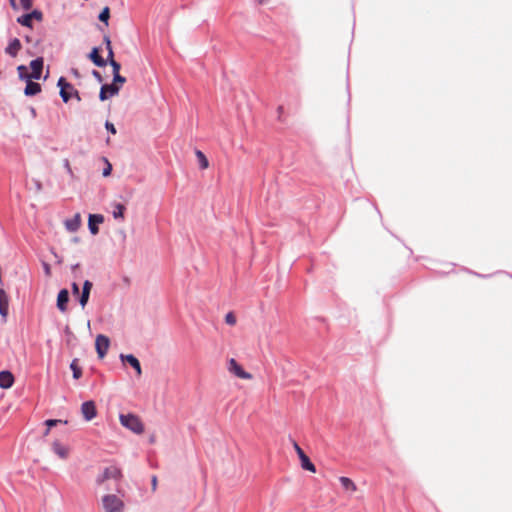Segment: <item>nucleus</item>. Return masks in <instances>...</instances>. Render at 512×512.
Returning <instances> with one entry per match:
<instances>
[{
    "mask_svg": "<svg viewBox=\"0 0 512 512\" xmlns=\"http://www.w3.org/2000/svg\"><path fill=\"white\" fill-rule=\"evenodd\" d=\"M119 420L125 428L131 430L135 434H142L144 432V424L140 417L135 414H121Z\"/></svg>",
    "mask_w": 512,
    "mask_h": 512,
    "instance_id": "f257e3e1",
    "label": "nucleus"
},
{
    "mask_svg": "<svg viewBox=\"0 0 512 512\" xmlns=\"http://www.w3.org/2000/svg\"><path fill=\"white\" fill-rule=\"evenodd\" d=\"M102 504L106 512H122L124 509V502L112 494L103 496Z\"/></svg>",
    "mask_w": 512,
    "mask_h": 512,
    "instance_id": "f03ea898",
    "label": "nucleus"
},
{
    "mask_svg": "<svg viewBox=\"0 0 512 512\" xmlns=\"http://www.w3.org/2000/svg\"><path fill=\"white\" fill-rule=\"evenodd\" d=\"M228 371L240 379H245V380L252 379V375L250 373L246 372L234 358H231L228 361Z\"/></svg>",
    "mask_w": 512,
    "mask_h": 512,
    "instance_id": "7ed1b4c3",
    "label": "nucleus"
},
{
    "mask_svg": "<svg viewBox=\"0 0 512 512\" xmlns=\"http://www.w3.org/2000/svg\"><path fill=\"white\" fill-rule=\"evenodd\" d=\"M121 477H122V473H121L120 468H118L117 466L112 465V466L106 467L104 469L102 475H100L97 478V483L98 484H102L106 480H109V479H120Z\"/></svg>",
    "mask_w": 512,
    "mask_h": 512,
    "instance_id": "20e7f679",
    "label": "nucleus"
},
{
    "mask_svg": "<svg viewBox=\"0 0 512 512\" xmlns=\"http://www.w3.org/2000/svg\"><path fill=\"white\" fill-rule=\"evenodd\" d=\"M110 346V340L105 335H98L95 340V348L100 359L104 358Z\"/></svg>",
    "mask_w": 512,
    "mask_h": 512,
    "instance_id": "39448f33",
    "label": "nucleus"
},
{
    "mask_svg": "<svg viewBox=\"0 0 512 512\" xmlns=\"http://www.w3.org/2000/svg\"><path fill=\"white\" fill-rule=\"evenodd\" d=\"M58 86L60 88V96L62 100L66 103L70 100L72 97V90H74V87L66 81L65 78L61 77L58 80Z\"/></svg>",
    "mask_w": 512,
    "mask_h": 512,
    "instance_id": "423d86ee",
    "label": "nucleus"
},
{
    "mask_svg": "<svg viewBox=\"0 0 512 512\" xmlns=\"http://www.w3.org/2000/svg\"><path fill=\"white\" fill-rule=\"evenodd\" d=\"M44 60L42 57H38L30 62V79L39 80L42 75Z\"/></svg>",
    "mask_w": 512,
    "mask_h": 512,
    "instance_id": "0eeeda50",
    "label": "nucleus"
},
{
    "mask_svg": "<svg viewBox=\"0 0 512 512\" xmlns=\"http://www.w3.org/2000/svg\"><path fill=\"white\" fill-rule=\"evenodd\" d=\"M81 412L86 421H91L97 415L95 403L93 401H86L81 406Z\"/></svg>",
    "mask_w": 512,
    "mask_h": 512,
    "instance_id": "6e6552de",
    "label": "nucleus"
},
{
    "mask_svg": "<svg viewBox=\"0 0 512 512\" xmlns=\"http://www.w3.org/2000/svg\"><path fill=\"white\" fill-rule=\"evenodd\" d=\"M119 90L120 87L115 84H105L100 89L99 99L105 101L108 97L117 95Z\"/></svg>",
    "mask_w": 512,
    "mask_h": 512,
    "instance_id": "1a4fd4ad",
    "label": "nucleus"
},
{
    "mask_svg": "<svg viewBox=\"0 0 512 512\" xmlns=\"http://www.w3.org/2000/svg\"><path fill=\"white\" fill-rule=\"evenodd\" d=\"M120 359L123 362L129 363L135 369L137 376H141V374H142L141 365H140L139 360L134 355H132V354H128V355L121 354L120 355Z\"/></svg>",
    "mask_w": 512,
    "mask_h": 512,
    "instance_id": "9d476101",
    "label": "nucleus"
},
{
    "mask_svg": "<svg viewBox=\"0 0 512 512\" xmlns=\"http://www.w3.org/2000/svg\"><path fill=\"white\" fill-rule=\"evenodd\" d=\"M104 221V217L100 214H91L89 216V230L93 235H96L99 231L97 224H100Z\"/></svg>",
    "mask_w": 512,
    "mask_h": 512,
    "instance_id": "9b49d317",
    "label": "nucleus"
},
{
    "mask_svg": "<svg viewBox=\"0 0 512 512\" xmlns=\"http://www.w3.org/2000/svg\"><path fill=\"white\" fill-rule=\"evenodd\" d=\"M22 48V44L18 38H14L10 41L8 46L5 48V53L11 57H16Z\"/></svg>",
    "mask_w": 512,
    "mask_h": 512,
    "instance_id": "f8f14e48",
    "label": "nucleus"
},
{
    "mask_svg": "<svg viewBox=\"0 0 512 512\" xmlns=\"http://www.w3.org/2000/svg\"><path fill=\"white\" fill-rule=\"evenodd\" d=\"M14 383V376L10 371H1L0 372V387L3 389H8L12 387Z\"/></svg>",
    "mask_w": 512,
    "mask_h": 512,
    "instance_id": "ddd939ff",
    "label": "nucleus"
},
{
    "mask_svg": "<svg viewBox=\"0 0 512 512\" xmlns=\"http://www.w3.org/2000/svg\"><path fill=\"white\" fill-rule=\"evenodd\" d=\"M89 59L98 67H105L107 65V61L100 56V49L97 47L92 49Z\"/></svg>",
    "mask_w": 512,
    "mask_h": 512,
    "instance_id": "4468645a",
    "label": "nucleus"
},
{
    "mask_svg": "<svg viewBox=\"0 0 512 512\" xmlns=\"http://www.w3.org/2000/svg\"><path fill=\"white\" fill-rule=\"evenodd\" d=\"M65 227L70 232H75L80 228L81 225V216L79 213L75 214L71 219H67L65 222Z\"/></svg>",
    "mask_w": 512,
    "mask_h": 512,
    "instance_id": "2eb2a0df",
    "label": "nucleus"
},
{
    "mask_svg": "<svg viewBox=\"0 0 512 512\" xmlns=\"http://www.w3.org/2000/svg\"><path fill=\"white\" fill-rule=\"evenodd\" d=\"M69 300V293L66 289H62L57 296V307L61 312L67 310V303Z\"/></svg>",
    "mask_w": 512,
    "mask_h": 512,
    "instance_id": "dca6fc26",
    "label": "nucleus"
},
{
    "mask_svg": "<svg viewBox=\"0 0 512 512\" xmlns=\"http://www.w3.org/2000/svg\"><path fill=\"white\" fill-rule=\"evenodd\" d=\"M9 299L6 292L0 288V315L5 319L8 315Z\"/></svg>",
    "mask_w": 512,
    "mask_h": 512,
    "instance_id": "f3484780",
    "label": "nucleus"
},
{
    "mask_svg": "<svg viewBox=\"0 0 512 512\" xmlns=\"http://www.w3.org/2000/svg\"><path fill=\"white\" fill-rule=\"evenodd\" d=\"M26 87L24 90V94L26 96H34L41 92L40 84L33 82L31 79L26 80Z\"/></svg>",
    "mask_w": 512,
    "mask_h": 512,
    "instance_id": "a211bd4d",
    "label": "nucleus"
},
{
    "mask_svg": "<svg viewBox=\"0 0 512 512\" xmlns=\"http://www.w3.org/2000/svg\"><path fill=\"white\" fill-rule=\"evenodd\" d=\"M53 451L61 458L66 459L69 455V448L55 441L52 445Z\"/></svg>",
    "mask_w": 512,
    "mask_h": 512,
    "instance_id": "6ab92c4d",
    "label": "nucleus"
},
{
    "mask_svg": "<svg viewBox=\"0 0 512 512\" xmlns=\"http://www.w3.org/2000/svg\"><path fill=\"white\" fill-rule=\"evenodd\" d=\"M301 467L304 470L310 471L312 473L316 472L315 465L310 461L309 457L305 454L304 456L300 457Z\"/></svg>",
    "mask_w": 512,
    "mask_h": 512,
    "instance_id": "aec40b11",
    "label": "nucleus"
},
{
    "mask_svg": "<svg viewBox=\"0 0 512 512\" xmlns=\"http://www.w3.org/2000/svg\"><path fill=\"white\" fill-rule=\"evenodd\" d=\"M339 481L345 490H349L351 492L356 491L357 487L350 478L342 476L340 477Z\"/></svg>",
    "mask_w": 512,
    "mask_h": 512,
    "instance_id": "412c9836",
    "label": "nucleus"
},
{
    "mask_svg": "<svg viewBox=\"0 0 512 512\" xmlns=\"http://www.w3.org/2000/svg\"><path fill=\"white\" fill-rule=\"evenodd\" d=\"M113 208H114L113 209V217L115 219L120 218L123 220L126 207L121 203H115V204H113Z\"/></svg>",
    "mask_w": 512,
    "mask_h": 512,
    "instance_id": "4be33fe9",
    "label": "nucleus"
},
{
    "mask_svg": "<svg viewBox=\"0 0 512 512\" xmlns=\"http://www.w3.org/2000/svg\"><path fill=\"white\" fill-rule=\"evenodd\" d=\"M70 368L73 371V377L75 379H79L81 377V375H82V370H81V368L78 365V359H74L71 362Z\"/></svg>",
    "mask_w": 512,
    "mask_h": 512,
    "instance_id": "5701e85b",
    "label": "nucleus"
},
{
    "mask_svg": "<svg viewBox=\"0 0 512 512\" xmlns=\"http://www.w3.org/2000/svg\"><path fill=\"white\" fill-rule=\"evenodd\" d=\"M32 18H31V15L28 14H24L20 17L17 18V22L20 23L21 25L25 26V27H29L31 28L32 27Z\"/></svg>",
    "mask_w": 512,
    "mask_h": 512,
    "instance_id": "b1692460",
    "label": "nucleus"
},
{
    "mask_svg": "<svg viewBox=\"0 0 512 512\" xmlns=\"http://www.w3.org/2000/svg\"><path fill=\"white\" fill-rule=\"evenodd\" d=\"M196 156H197V158H198V160H199L200 167H201L202 169H207V168H208V166H209V162H208L207 157L204 155V153H203V152H201L200 150H197V151H196Z\"/></svg>",
    "mask_w": 512,
    "mask_h": 512,
    "instance_id": "393cba45",
    "label": "nucleus"
},
{
    "mask_svg": "<svg viewBox=\"0 0 512 512\" xmlns=\"http://www.w3.org/2000/svg\"><path fill=\"white\" fill-rule=\"evenodd\" d=\"M18 75L21 80L30 79V74L28 73L27 67L25 65H20L17 67Z\"/></svg>",
    "mask_w": 512,
    "mask_h": 512,
    "instance_id": "a878e982",
    "label": "nucleus"
},
{
    "mask_svg": "<svg viewBox=\"0 0 512 512\" xmlns=\"http://www.w3.org/2000/svg\"><path fill=\"white\" fill-rule=\"evenodd\" d=\"M109 18H110V9H109V7H104L99 14V20L101 22H104L107 26Z\"/></svg>",
    "mask_w": 512,
    "mask_h": 512,
    "instance_id": "bb28decb",
    "label": "nucleus"
},
{
    "mask_svg": "<svg viewBox=\"0 0 512 512\" xmlns=\"http://www.w3.org/2000/svg\"><path fill=\"white\" fill-rule=\"evenodd\" d=\"M62 420L57 419H49L45 421V424L47 425V430L45 431L44 435L47 436L49 434L50 428L53 426H56L58 423H61Z\"/></svg>",
    "mask_w": 512,
    "mask_h": 512,
    "instance_id": "cd10ccee",
    "label": "nucleus"
},
{
    "mask_svg": "<svg viewBox=\"0 0 512 512\" xmlns=\"http://www.w3.org/2000/svg\"><path fill=\"white\" fill-rule=\"evenodd\" d=\"M109 64L112 67L113 76L116 75V74H120L119 72H120L121 66H120V64L117 61H115L114 59H111Z\"/></svg>",
    "mask_w": 512,
    "mask_h": 512,
    "instance_id": "c85d7f7f",
    "label": "nucleus"
},
{
    "mask_svg": "<svg viewBox=\"0 0 512 512\" xmlns=\"http://www.w3.org/2000/svg\"><path fill=\"white\" fill-rule=\"evenodd\" d=\"M225 322L231 326L235 325L236 324L235 315L232 312L227 313L225 316Z\"/></svg>",
    "mask_w": 512,
    "mask_h": 512,
    "instance_id": "c756f323",
    "label": "nucleus"
},
{
    "mask_svg": "<svg viewBox=\"0 0 512 512\" xmlns=\"http://www.w3.org/2000/svg\"><path fill=\"white\" fill-rule=\"evenodd\" d=\"M89 295L90 293L89 292H83L82 291V294L80 296V299H79V302H80V305L82 306V308H84L89 300Z\"/></svg>",
    "mask_w": 512,
    "mask_h": 512,
    "instance_id": "7c9ffc66",
    "label": "nucleus"
},
{
    "mask_svg": "<svg viewBox=\"0 0 512 512\" xmlns=\"http://www.w3.org/2000/svg\"><path fill=\"white\" fill-rule=\"evenodd\" d=\"M29 15H31L32 20L35 19L37 21H41L43 18V14L39 10H33L31 13H29Z\"/></svg>",
    "mask_w": 512,
    "mask_h": 512,
    "instance_id": "2f4dec72",
    "label": "nucleus"
},
{
    "mask_svg": "<svg viewBox=\"0 0 512 512\" xmlns=\"http://www.w3.org/2000/svg\"><path fill=\"white\" fill-rule=\"evenodd\" d=\"M126 82V78L121 76L120 74H116L113 76V83L112 84H124Z\"/></svg>",
    "mask_w": 512,
    "mask_h": 512,
    "instance_id": "473e14b6",
    "label": "nucleus"
},
{
    "mask_svg": "<svg viewBox=\"0 0 512 512\" xmlns=\"http://www.w3.org/2000/svg\"><path fill=\"white\" fill-rule=\"evenodd\" d=\"M20 3L25 10H30L33 6V0H20Z\"/></svg>",
    "mask_w": 512,
    "mask_h": 512,
    "instance_id": "72a5a7b5",
    "label": "nucleus"
},
{
    "mask_svg": "<svg viewBox=\"0 0 512 512\" xmlns=\"http://www.w3.org/2000/svg\"><path fill=\"white\" fill-rule=\"evenodd\" d=\"M293 448L295 450V452L297 453L298 457H302L305 455V452L303 451V449L298 445V443L296 441H293Z\"/></svg>",
    "mask_w": 512,
    "mask_h": 512,
    "instance_id": "f704fd0d",
    "label": "nucleus"
},
{
    "mask_svg": "<svg viewBox=\"0 0 512 512\" xmlns=\"http://www.w3.org/2000/svg\"><path fill=\"white\" fill-rule=\"evenodd\" d=\"M105 127H106V129H107L109 132H111L112 134H116V128H115V126H114V124H113V123H111V122H109V121H106V123H105Z\"/></svg>",
    "mask_w": 512,
    "mask_h": 512,
    "instance_id": "c9c22d12",
    "label": "nucleus"
},
{
    "mask_svg": "<svg viewBox=\"0 0 512 512\" xmlns=\"http://www.w3.org/2000/svg\"><path fill=\"white\" fill-rule=\"evenodd\" d=\"M106 164H107V166H106V168L103 170V176H104V177L109 176V175L111 174V171H112V166H111V164H110L107 160H106Z\"/></svg>",
    "mask_w": 512,
    "mask_h": 512,
    "instance_id": "e433bc0d",
    "label": "nucleus"
},
{
    "mask_svg": "<svg viewBox=\"0 0 512 512\" xmlns=\"http://www.w3.org/2000/svg\"><path fill=\"white\" fill-rule=\"evenodd\" d=\"M92 286H93V285H92V283H91L89 280H86V281L84 282V284H83V289H82V291H83V292H89V293H90Z\"/></svg>",
    "mask_w": 512,
    "mask_h": 512,
    "instance_id": "4c0bfd02",
    "label": "nucleus"
},
{
    "mask_svg": "<svg viewBox=\"0 0 512 512\" xmlns=\"http://www.w3.org/2000/svg\"><path fill=\"white\" fill-rule=\"evenodd\" d=\"M107 52H108V53H107V59H106V61H107V62H110V61H111V59H114V52H113V49H112V48H109V49H107Z\"/></svg>",
    "mask_w": 512,
    "mask_h": 512,
    "instance_id": "58836bf2",
    "label": "nucleus"
},
{
    "mask_svg": "<svg viewBox=\"0 0 512 512\" xmlns=\"http://www.w3.org/2000/svg\"><path fill=\"white\" fill-rule=\"evenodd\" d=\"M103 40H104V43L106 44L107 49L112 48L111 40H110L109 36L105 35Z\"/></svg>",
    "mask_w": 512,
    "mask_h": 512,
    "instance_id": "ea45409f",
    "label": "nucleus"
},
{
    "mask_svg": "<svg viewBox=\"0 0 512 512\" xmlns=\"http://www.w3.org/2000/svg\"><path fill=\"white\" fill-rule=\"evenodd\" d=\"M103 40H104V43L106 44L107 49L112 48L111 40H110L109 36L105 35Z\"/></svg>",
    "mask_w": 512,
    "mask_h": 512,
    "instance_id": "a19ab883",
    "label": "nucleus"
},
{
    "mask_svg": "<svg viewBox=\"0 0 512 512\" xmlns=\"http://www.w3.org/2000/svg\"><path fill=\"white\" fill-rule=\"evenodd\" d=\"M277 113H278V119H279L280 121H283V119H282V115H283V113H284V107H283V106H279V107L277 108Z\"/></svg>",
    "mask_w": 512,
    "mask_h": 512,
    "instance_id": "79ce46f5",
    "label": "nucleus"
},
{
    "mask_svg": "<svg viewBox=\"0 0 512 512\" xmlns=\"http://www.w3.org/2000/svg\"><path fill=\"white\" fill-rule=\"evenodd\" d=\"M92 74L99 82H102V76L98 71L94 70Z\"/></svg>",
    "mask_w": 512,
    "mask_h": 512,
    "instance_id": "37998d69",
    "label": "nucleus"
},
{
    "mask_svg": "<svg viewBox=\"0 0 512 512\" xmlns=\"http://www.w3.org/2000/svg\"><path fill=\"white\" fill-rule=\"evenodd\" d=\"M151 482H152V490L155 491L156 487H157V477L155 475L152 477Z\"/></svg>",
    "mask_w": 512,
    "mask_h": 512,
    "instance_id": "c03bdc74",
    "label": "nucleus"
},
{
    "mask_svg": "<svg viewBox=\"0 0 512 512\" xmlns=\"http://www.w3.org/2000/svg\"><path fill=\"white\" fill-rule=\"evenodd\" d=\"M72 292L73 294H78L79 293V286L77 283H73L72 284Z\"/></svg>",
    "mask_w": 512,
    "mask_h": 512,
    "instance_id": "a18cd8bd",
    "label": "nucleus"
},
{
    "mask_svg": "<svg viewBox=\"0 0 512 512\" xmlns=\"http://www.w3.org/2000/svg\"><path fill=\"white\" fill-rule=\"evenodd\" d=\"M72 92H73L72 95L75 96V98L77 100L81 99L80 96H79V92L75 88H74V90H72Z\"/></svg>",
    "mask_w": 512,
    "mask_h": 512,
    "instance_id": "49530a36",
    "label": "nucleus"
},
{
    "mask_svg": "<svg viewBox=\"0 0 512 512\" xmlns=\"http://www.w3.org/2000/svg\"><path fill=\"white\" fill-rule=\"evenodd\" d=\"M44 269H45V273H46V275H48V276H49V275H50V266H49L48 264H45V265H44Z\"/></svg>",
    "mask_w": 512,
    "mask_h": 512,
    "instance_id": "de8ad7c7",
    "label": "nucleus"
},
{
    "mask_svg": "<svg viewBox=\"0 0 512 512\" xmlns=\"http://www.w3.org/2000/svg\"><path fill=\"white\" fill-rule=\"evenodd\" d=\"M65 166H66V169L68 170V172L72 173V170H71V167H70V164H69L68 160H65Z\"/></svg>",
    "mask_w": 512,
    "mask_h": 512,
    "instance_id": "09e8293b",
    "label": "nucleus"
},
{
    "mask_svg": "<svg viewBox=\"0 0 512 512\" xmlns=\"http://www.w3.org/2000/svg\"><path fill=\"white\" fill-rule=\"evenodd\" d=\"M12 8H16V0H9Z\"/></svg>",
    "mask_w": 512,
    "mask_h": 512,
    "instance_id": "8fccbe9b",
    "label": "nucleus"
},
{
    "mask_svg": "<svg viewBox=\"0 0 512 512\" xmlns=\"http://www.w3.org/2000/svg\"><path fill=\"white\" fill-rule=\"evenodd\" d=\"M31 114H33L34 116L36 115V111L34 108L31 109Z\"/></svg>",
    "mask_w": 512,
    "mask_h": 512,
    "instance_id": "3c124183",
    "label": "nucleus"
}]
</instances>
